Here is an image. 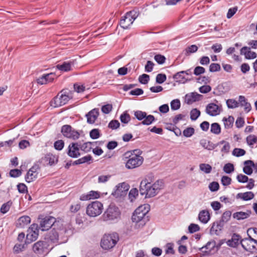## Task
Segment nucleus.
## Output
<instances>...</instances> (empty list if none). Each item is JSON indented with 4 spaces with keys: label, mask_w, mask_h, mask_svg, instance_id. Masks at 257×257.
I'll list each match as a JSON object with an SVG mask.
<instances>
[{
    "label": "nucleus",
    "mask_w": 257,
    "mask_h": 257,
    "mask_svg": "<svg viewBox=\"0 0 257 257\" xmlns=\"http://www.w3.org/2000/svg\"><path fill=\"white\" fill-rule=\"evenodd\" d=\"M119 118L122 123L127 124L131 120V116L130 114L125 111L120 115Z\"/></svg>",
    "instance_id": "42"
},
{
    "label": "nucleus",
    "mask_w": 257,
    "mask_h": 257,
    "mask_svg": "<svg viewBox=\"0 0 257 257\" xmlns=\"http://www.w3.org/2000/svg\"><path fill=\"white\" fill-rule=\"evenodd\" d=\"M37 169L36 167L33 166L29 170L25 177L27 183L34 181L37 178L38 172L37 171Z\"/></svg>",
    "instance_id": "17"
},
{
    "label": "nucleus",
    "mask_w": 257,
    "mask_h": 257,
    "mask_svg": "<svg viewBox=\"0 0 257 257\" xmlns=\"http://www.w3.org/2000/svg\"><path fill=\"white\" fill-rule=\"evenodd\" d=\"M103 209V204L98 201H95L87 206L86 214L90 217H96L102 213Z\"/></svg>",
    "instance_id": "6"
},
{
    "label": "nucleus",
    "mask_w": 257,
    "mask_h": 257,
    "mask_svg": "<svg viewBox=\"0 0 257 257\" xmlns=\"http://www.w3.org/2000/svg\"><path fill=\"white\" fill-rule=\"evenodd\" d=\"M71 63L70 62H64L62 64H58L56 66L57 68L61 71H68L70 70Z\"/></svg>",
    "instance_id": "35"
},
{
    "label": "nucleus",
    "mask_w": 257,
    "mask_h": 257,
    "mask_svg": "<svg viewBox=\"0 0 257 257\" xmlns=\"http://www.w3.org/2000/svg\"><path fill=\"white\" fill-rule=\"evenodd\" d=\"M221 182L222 185L226 186L231 184V179L227 176H223L221 178Z\"/></svg>",
    "instance_id": "63"
},
{
    "label": "nucleus",
    "mask_w": 257,
    "mask_h": 257,
    "mask_svg": "<svg viewBox=\"0 0 257 257\" xmlns=\"http://www.w3.org/2000/svg\"><path fill=\"white\" fill-rule=\"evenodd\" d=\"M31 221V218L29 216H22L18 219L17 226L18 227L24 228L30 223Z\"/></svg>",
    "instance_id": "22"
},
{
    "label": "nucleus",
    "mask_w": 257,
    "mask_h": 257,
    "mask_svg": "<svg viewBox=\"0 0 257 257\" xmlns=\"http://www.w3.org/2000/svg\"><path fill=\"white\" fill-rule=\"evenodd\" d=\"M154 63L151 61H148L145 67V71L147 72H151L154 68Z\"/></svg>",
    "instance_id": "64"
},
{
    "label": "nucleus",
    "mask_w": 257,
    "mask_h": 257,
    "mask_svg": "<svg viewBox=\"0 0 257 257\" xmlns=\"http://www.w3.org/2000/svg\"><path fill=\"white\" fill-rule=\"evenodd\" d=\"M203 96L196 92L188 93L185 95V102L188 104H191L193 102L200 100Z\"/></svg>",
    "instance_id": "16"
},
{
    "label": "nucleus",
    "mask_w": 257,
    "mask_h": 257,
    "mask_svg": "<svg viewBox=\"0 0 257 257\" xmlns=\"http://www.w3.org/2000/svg\"><path fill=\"white\" fill-rule=\"evenodd\" d=\"M216 246V242L214 240H211L208 241L206 244L201 248H200V250L202 251L203 252H205L209 254L210 252L214 250Z\"/></svg>",
    "instance_id": "29"
},
{
    "label": "nucleus",
    "mask_w": 257,
    "mask_h": 257,
    "mask_svg": "<svg viewBox=\"0 0 257 257\" xmlns=\"http://www.w3.org/2000/svg\"><path fill=\"white\" fill-rule=\"evenodd\" d=\"M38 225L36 223H33L31 225L27 230L26 242L27 243H30L31 242L35 241L38 238Z\"/></svg>",
    "instance_id": "10"
},
{
    "label": "nucleus",
    "mask_w": 257,
    "mask_h": 257,
    "mask_svg": "<svg viewBox=\"0 0 257 257\" xmlns=\"http://www.w3.org/2000/svg\"><path fill=\"white\" fill-rule=\"evenodd\" d=\"M226 103L228 108L233 109L236 108L239 105V101H237L234 99H228L226 100Z\"/></svg>",
    "instance_id": "36"
},
{
    "label": "nucleus",
    "mask_w": 257,
    "mask_h": 257,
    "mask_svg": "<svg viewBox=\"0 0 257 257\" xmlns=\"http://www.w3.org/2000/svg\"><path fill=\"white\" fill-rule=\"evenodd\" d=\"M45 239L53 243H56L59 239V231L56 227L51 228L50 231L47 234L45 237Z\"/></svg>",
    "instance_id": "15"
},
{
    "label": "nucleus",
    "mask_w": 257,
    "mask_h": 257,
    "mask_svg": "<svg viewBox=\"0 0 257 257\" xmlns=\"http://www.w3.org/2000/svg\"><path fill=\"white\" fill-rule=\"evenodd\" d=\"M12 202L11 201H9L6 203H4L2 205L1 208V213H2L3 214H5L7 212H8L9 211L10 208L11 206H12Z\"/></svg>",
    "instance_id": "40"
},
{
    "label": "nucleus",
    "mask_w": 257,
    "mask_h": 257,
    "mask_svg": "<svg viewBox=\"0 0 257 257\" xmlns=\"http://www.w3.org/2000/svg\"><path fill=\"white\" fill-rule=\"evenodd\" d=\"M234 170V165L231 163H227L223 167V171L227 174H230Z\"/></svg>",
    "instance_id": "47"
},
{
    "label": "nucleus",
    "mask_w": 257,
    "mask_h": 257,
    "mask_svg": "<svg viewBox=\"0 0 257 257\" xmlns=\"http://www.w3.org/2000/svg\"><path fill=\"white\" fill-rule=\"evenodd\" d=\"M155 121V117L153 115H146L142 123L144 125H149Z\"/></svg>",
    "instance_id": "39"
},
{
    "label": "nucleus",
    "mask_w": 257,
    "mask_h": 257,
    "mask_svg": "<svg viewBox=\"0 0 257 257\" xmlns=\"http://www.w3.org/2000/svg\"><path fill=\"white\" fill-rule=\"evenodd\" d=\"M166 74L160 73L156 76V81L158 84H162L166 80Z\"/></svg>",
    "instance_id": "54"
},
{
    "label": "nucleus",
    "mask_w": 257,
    "mask_h": 257,
    "mask_svg": "<svg viewBox=\"0 0 257 257\" xmlns=\"http://www.w3.org/2000/svg\"><path fill=\"white\" fill-rule=\"evenodd\" d=\"M150 209V205L148 204L140 205L134 211L132 216L133 222L136 223L135 228L143 227L148 220L146 216Z\"/></svg>",
    "instance_id": "3"
},
{
    "label": "nucleus",
    "mask_w": 257,
    "mask_h": 257,
    "mask_svg": "<svg viewBox=\"0 0 257 257\" xmlns=\"http://www.w3.org/2000/svg\"><path fill=\"white\" fill-rule=\"evenodd\" d=\"M120 126V123L117 120H112L110 121L108 125V127L112 130H115L118 128Z\"/></svg>",
    "instance_id": "58"
},
{
    "label": "nucleus",
    "mask_w": 257,
    "mask_h": 257,
    "mask_svg": "<svg viewBox=\"0 0 257 257\" xmlns=\"http://www.w3.org/2000/svg\"><path fill=\"white\" fill-rule=\"evenodd\" d=\"M154 59L159 64H163L165 62L166 58L163 55L157 54L155 56Z\"/></svg>",
    "instance_id": "62"
},
{
    "label": "nucleus",
    "mask_w": 257,
    "mask_h": 257,
    "mask_svg": "<svg viewBox=\"0 0 257 257\" xmlns=\"http://www.w3.org/2000/svg\"><path fill=\"white\" fill-rule=\"evenodd\" d=\"M221 70L220 65L218 63H211L209 66V71L215 72Z\"/></svg>",
    "instance_id": "59"
},
{
    "label": "nucleus",
    "mask_w": 257,
    "mask_h": 257,
    "mask_svg": "<svg viewBox=\"0 0 257 257\" xmlns=\"http://www.w3.org/2000/svg\"><path fill=\"white\" fill-rule=\"evenodd\" d=\"M99 115V109L94 108L86 114L87 122L89 124L94 123Z\"/></svg>",
    "instance_id": "18"
},
{
    "label": "nucleus",
    "mask_w": 257,
    "mask_h": 257,
    "mask_svg": "<svg viewBox=\"0 0 257 257\" xmlns=\"http://www.w3.org/2000/svg\"><path fill=\"white\" fill-rule=\"evenodd\" d=\"M134 21L133 20L130 18V16L125 14V16L122 17L120 21V26L124 29H127L129 27L133 24Z\"/></svg>",
    "instance_id": "19"
},
{
    "label": "nucleus",
    "mask_w": 257,
    "mask_h": 257,
    "mask_svg": "<svg viewBox=\"0 0 257 257\" xmlns=\"http://www.w3.org/2000/svg\"><path fill=\"white\" fill-rule=\"evenodd\" d=\"M45 159L50 166L55 165L58 162V157L52 154H48L45 156Z\"/></svg>",
    "instance_id": "31"
},
{
    "label": "nucleus",
    "mask_w": 257,
    "mask_h": 257,
    "mask_svg": "<svg viewBox=\"0 0 257 257\" xmlns=\"http://www.w3.org/2000/svg\"><path fill=\"white\" fill-rule=\"evenodd\" d=\"M254 197V193L251 191L244 193H239L236 195V198L242 199L243 201H249Z\"/></svg>",
    "instance_id": "27"
},
{
    "label": "nucleus",
    "mask_w": 257,
    "mask_h": 257,
    "mask_svg": "<svg viewBox=\"0 0 257 257\" xmlns=\"http://www.w3.org/2000/svg\"><path fill=\"white\" fill-rule=\"evenodd\" d=\"M200 230L199 226L195 223H191L188 226V230L190 233H193Z\"/></svg>",
    "instance_id": "57"
},
{
    "label": "nucleus",
    "mask_w": 257,
    "mask_h": 257,
    "mask_svg": "<svg viewBox=\"0 0 257 257\" xmlns=\"http://www.w3.org/2000/svg\"><path fill=\"white\" fill-rule=\"evenodd\" d=\"M55 218L54 217L49 216L43 218L40 223V229L42 231L48 230L49 228L56 227L57 224L55 223Z\"/></svg>",
    "instance_id": "13"
},
{
    "label": "nucleus",
    "mask_w": 257,
    "mask_h": 257,
    "mask_svg": "<svg viewBox=\"0 0 257 257\" xmlns=\"http://www.w3.org/2000/svg\"><path fill=\"white\" fill-rule=\"evenodd\" d=\"M119 209L113 205H110L104 212L102 217L104 221H117L120 218Z\"/></svg>",
    "instance_id": "4"
},
{
    "label": "nucleus",
    "mask_w": 257,
    "mask_h": 257,
    "mask_svg": "<svg viewBox=\"0 0 257 257\" xmlns=\"http://www.w3.org/2000/svg\"><path fill=\"white\" fill-rule=\"evenodd\" d=\"M222 120L224 122V127L229 129L232 127L234 118L232 116H229L228 118L224 117Z\"/></svg>",
    "instance_id": "32"
},
{
    "label": "nucleus",
    "mask_w": 257,
    "mask_h": 257,
    "mask_svg": "<svg viewBox=\"0 0 257 257\" xmlns=\"http://www.w3.org/2000/svg\"><path fill=\"white\" fill-rule=\"evenodd\" d=\"M138 190L137 188L132 189L128 194V197L131 202H133L138 195Z\"/></svg>",
    "instance_id": "53"
},
{
    "label": "nucleus",
    "mask_w": 257,
    "mask_h": 257,
    "mask_svg": "<svg viewBox=\"0 0 257 257\" xmlns=\"http://www.w3.org/2000/svg\"><path fill=\"white\" fill-rule=\"evenodd\" d=\"M142 154V151L139 149L125 152L124 157L127 159L125 163V167L128 169H133L141 166L144 160L141 156Z\"/></svg>",
    "instance_id": "2"
},
{
    "label": "nucleus",
    "mask_w": 257,
    "mask_h": 257,
    "mask_svg": "<svg viewBox=\"0 0 257 257\" xmlns=\"http://www.w3.org/2000/svg\"><path fill=\"white\" fill-rule=\"evenodd\" d=\"M231 215V212L230 211H226L222 214L220 220L223 223H226L230 220Z\"/></svg>",
    "instance_id": "45"
},
{
    "label": "nucleus",
    "mask_w": 257,
    "mask_h": 257,
    "mask_svg": "<svg viewBox=\"0 0 257 257\" xmlns=\"http://www.w3.org/2000/svg\"><path fill=\"white\" fill-rule=\"evenodd\" d=\"M116 187L114 193L117 196L123 195L129 189V186L125 183L119 184Z\"/></svg>",
    "instance_id": "21"
},
{
    "label": "nucleus",
    "mask_w": 257,
    "mask_h": 257,
    "mask_svg": "<svg viewBox=\"0 0 257 257\" xmlns=\"http://www.w3.org/2000/svg\"><path fill=\"white\" fill-rule=\"evenodd\" d=\"M173 78L177 82L182 84H184L191 80L190 79L186 78L184 76V72L182 71L174 74Z\"/></svg>",
    "instance_id": "25"
},
{
    "label": "nucleus",
    "mask_w": 257,
    "mask_h": 257,
    "mask_svg": "<svg viewBox=\"0 0 257 257\" xmlns=\"http://www.w3.org/2000/svg\"><path fill=\"white\" fill-rule=\"evenodd\" d=\"M221 145H223V147L221 149V152L224 153H228L229 152L230 147L229 143L225 141H221L216 144V147Z\"/></svg>",
    "instance_id": "34"
},
{
    "label": "nucleus",
    "mask_w": 257,
    "mask_h": 257,
    "mask_svg": "<svg viewBox=\"0 0 257 257\" xmlns=\"http://www.w3.org/2000/svg\"><path fill=\"white\" fill-rule=\"evenodd\" d=\"M174 244L172 243H168L166 245L165 252L166 254H173L175 253V250L173 248Z\"/></svg>",
    "instance_id": "61"
},
{
    "label": "nucleus",
    "mask_w": 257,
    "mask_h": 257,
    "mask_svg": "<svg viewBox=\"0 0 257 257\" xmlns=\"http://www.w3.org/2000/svg\"><path fill=\"white\" fill-rule=\"evenodd\" d=\"M70 97L66 94H61L55 97L51 101V106L54 107H59L66 104L70 100Z\"/></svg>",
    "instance_id": "14"
},
{
    "label": "nucleus",
    "mask_w": 257,
    "mask_h": 257,
    "mask_svg": "<svg viewBox=\"0 0 257 257\" xmlns=\"http://www.w3.org/2000/svg\"><path fill=\"white\" fill-rule=\"evenodd\" d=\"M238 101L240 106L244 107V111L246 112H248L251 110V105L247 101L246 99L244 96H239Z\"/></svg>",
    "instance_id": "26"
},
{
    "label": "nucleus",
    "mask_w": 257,
    "mask_h": 257,
    "mask_svg": "<svg viewBox=\"0 0 257 257\" xmlns=\"http://www.w3.org/2000/svg\"><path fill=\"white\" fill-rule=\"evenodd\" d=\"M251 213L249 210H247L246 212H236L233 214V217L237 220H243L249 217Z\"/></svg>",
    "instance_id": "28"
},
{
    "label": "nucleus",
    "mask_w": 257,
    "mask_h": 257,
    "mask_svg": "<svg viewBox=\"0 0 257 257\" xmlns=\"http://www.w3.org/2000/svg\"><path fill=\"white\" fill-rule=\"evenodd\" d=\"M64 142L62 140H58L54 143V147L57 151H61L64 147Z\"/></svg>",
    "instance_id": "50"
},
{
    "label": "nucleus",
    "mask_w": 257,
    "mask_h": 257,
    "mask_svg": "<svg viewBox=\"0 0 257 257\" xmlns=\"http://www.w3.org/2000/svg\"><path fill=\"white\" fill-rule=\"evenodd\" d=\"M90 137L92 139H97L100 136L99 130L97 128L92 129L89 133Z\"/></svg>",
    "instance_id": "52"
},
{
    "label": "nucleus",
    "mask_w": 257,
    "mask_h": 257,
    "mask_svg": "<svg viewBox=\"0 0 257 257\" xmlns=\"http://www.w3.org/2000/svg\"><path fill=\"white\" fill-rule=\"evenodd\" d=\"M134 115L139 120H144V118L146 117L147 113L141 110H137L135 112Z\"/></svg>",
    "instance_id": "55"
},
{
    "label": "nucleus",
    "mask_w": 257,
    "mask_h": 257,
    "mask_svg": "<svg viewBox=\"0 0 257 257\" xmlns=\"http://www.w3.org/2000/svg\"><path fill=\"white\" fill-rule=\"evenodd\" d=\"M210 219L209 212L208 210H201L198 214V219L203 224L207 223Z\"/></svg>",
    "instance_id": "24"
},
{
    "label": "nucleus",
    "mask_w": 257,
    "mask_h": 257,
    "mask_svg": "<svg viewBox=\"0 0 257 257\" xmlns=\"http://www.w3.org/2000/svg\"><path fill=\"white\" fill-rule=\"evenodd\" d=\"M240 244L247 251L253 253L257 251V240L254 239H251L250 241L246 238H243L240 240Z\"/></svg>",
    "instance_id": "12"
},
{
    "label": "nucleus",
    "mask_w": 257,
    "mask_h": 257,
    "mask_svg": "<svg viewBox=\"0 0 257 257\" xmlns=\"http://www.w3.org/2000/svg\"><path fill=\"white\" fill-rule=\"evenodd\" d=\"M130 16V18L134 21L139 16L140 13L138 10H133L126 13Z\"/></svg>",
    "instance_id": "56"
},
{
    "label": "nucleus",
    "mask_w": 257,
    "mask_h": 257,
    "mask_svg": "<svg viewBox=\"0 0 257 257\" xmlns=\"http://www.w3.org/2000/svg\"><path fill=\"white\" fill-rule=\"evenodd\" d=\"M200 115V111L197 108H193L190 111V118L192 120H196Z\"/></svg>",
    "instance_id": "43"
},
{
    "label": "nucleus",
    "mask_w": 257,
    "mask_h": 257,
    "mask_svg": "<svg viewBox=\"0 0 257 257\" xmlns=\"http://www.w3.org/2000/svg\"><path fill=\"white\" fill-rule=\"evenodd\" d=\"M150 80V76L146 74H143L140 75L139 77V81L140 83L143 84H146Z\"/></svg>",
    "instance_id": "51"
},
{
    "label": "nucleus",
    "mask_w": 257,
    "mask_h": 257,
    "mask_svg": "<svg viewBox=\"0 0 257 257\" xmlns=\"http://www.w3.org/2000/svg\"><path fill=\"white\" fill-rule=\"evenodd\" d=\"M244 165L243 173L247 175H250L252 173V168H254V162L251 160H246L244 162Z\"/></svg>",
    "instance_id": "23"
},
{
    "label": "nucleus",
    "mask_w": 257,
    "mask_h": 257,
    "mask_svg": "<svg viewBox=\"0 0 257 257\" xmlns=\"http://www.w3.org/2000/svg\"><path fill=\"white\" fill-rule=\"evenodd\" d=\"M210 132L215 135H219L221 132L220 125L216 122L212 123L211 124Z\"/></svg>",
    "instance_id": "37"
},
{
    "label": "nucleus",
    "mask_w": 257,
    "mask_h": 257,
    "mask_svg": "<svg viewBox=\"0 0 257 257\" xmlns=\"http://www.w3.org/2000/svg\"><path fill=\"white\" fill-rule=\"evenodd\" d=\"M195 130L193 127H188L183 131V134L184 137L190 138L193 136Z\"/></svg>",
    "instance_id": "46"
},
{
    "label": "nucleus",
    "mask_w": 257,
    "mask_h": 257,
    "mask_svg": "<svg viewBox=\"0 0 257 257\" xmlns=\"http://www.w3.org/2000/svg\"><path fill=\"white\" fill-rule=\"evenodd\" d=\"M247 145L251 148H253L254 145L257 146V137L253 135H250L246 138Z\"/></svg>",
    "instance_id": "33"
},
{
    "label": "nucleus",
    "mask_w": 257,
    "mask_h": 257,
    "mask_svg": "<svg viewBox=\"0 0 257 257\" xmlns=\"http://www.w3.org/2000/svg\"><path fill=\"white\" fill-rule=\"evenodd\" d=\"M171 108L173 110H176L180 108L181 106L180 101L179 99H174L170 103Z\"/></svg>",
    "instance_id": "49"
},
{
    "label": "nucleus",
    "mask_w": 257,
    "mask_h": 257,
    "mask_svg": "<svg viewBox=\"0 0 257 257\" xmlns=\"http://www.w3.org/2000/svg\"><path fill=\"white\" fill-rule=\"evenodd\" d=\"M49 244L45 240H39L35 243L32 246L34 252L38 255L47 253L49 251Z\"/></svg>",
    "instance_id": "9"
},
{
    "label": "nucleus",
    "mask_w": 257,
    "mask_h": 257,
    "mask_svg": "<svg viewBox=\"0 0 257 257\" xmlns=\"http://www.w3.org/2000/svg\"><path fill=\"white\" fill-rule=\"evenodd\" d=\"M61 133L64 137L73 140L78 139L80 135L78 131L69 124L63 125L61 127Z\"/></svg>",
    "instance_id": "7"
},
{
    "label": "nucleus",
    "mask_w": 257,
    "mask_h": 257,
    "mask_svg": "<svg viewBox=\"0 0 257 257\" xmlns=\"http://www.w3.org/2000/svg\"><path fill=\"white\" fill-rule=\"evenodd\" d=\"M198 47L196 45H192L188 47L185 50V54L187 56L191 53L196 52L198 50Z\"/></svg>",
    "instance_id": "44"
},
{
    "label": "nucleus",
    "mask_w": 257,
    "mask_h": 257,
    "mask_svg": "<svg viewBox=\"0 0 257 257\" xmlns=\"http://www.w3.org/2000/svg\"><path fill=\"white\" fill-rule=\"evenodd\" d=\"M224 225V223H223L220 220L214 222L210 229V232L212 234L218 235L222 229Z\"/></svg>",
    "instance_id": "20"
},
{
    "label": "nucleus",
    "mask_w": 257,
    "mask_h": 257,
    "mask_svg": "<svg viewBox=\"0 0 257 257\" xmlns=\"http://www.w3.org/2000/svg\"><path fill=\"white\" fill-rule=\"evenodd\" d=\"M232 155L237 157H241L245 155L244 150L240 148H235L232 151Z\"/></svg>",
    "instance_id": "48"
},
{
    "label": "nucleus",
    "mask_w": 257,
    "mask_h": 257,
    "mask_svg": "<svg viewBox=\"0 0 257 257\" xmlns=\"http://www.w3.org/2000/svg\"><path fill=\"white\" fill-rule=\"evenodd\" d=\"M80 150V143L73 142L69 145L66 150V153L71 158H77L81 155Z\"/></svg>",
    "instance_id": "11"
},
{
    "label": "nucleus",
    "mask_w": 257,
    "mask_h": 257,
    "mask_svg": "<svg viewBox=\"0 0 257 257\" xmlns=\"http://www.w3.org/2000/svg\"><path fill=\"white\" fill-rule=\"evenodd\" d=\"M248 177L244 175H243L242 174H239L237 175L236 176V180L239 183H244L247 182L248 181Z\"/></svg>",
    "instance_id": "60"
},
{
    "label": "nucleus",
    "mask_w": 257,
    "mask_h": 257,
    "mask_svg": "<svg viewBox=\"0 0 257 257\" xmlns=\"http://www.w3.org/2000/svg\"><path fill=\"white\" fill-rule=\"evenodd\" d=\"M91 146L92 143L91 142H86L83 144L80 143V149L85 153H88L91 150Z\"/></svg>",
    "instance_id": "38"
},
{
    "label": "nucleus",
    "mask_w": 257,
    "mask_h": 257,
    "mask_svg": "<svg viewBox=\"0 0 257 257\" xmlns=\"http://www.w3.org/2000/svg\"><path fill=\"white\" fill-rule=\"evenodd\" d=\"M163 186V182L162 181L157 180L154 184H152V179L148 177L141 181L140 192L141 195H145V198L153 197L162 189Z\"/></svg>",
    "instance_id": "1"
},
{
    "label": "nucleus",
    "mask_w": 257,
    "mask_h": 257,
    "mask_svg": "<svg viewBox=\"0 0 257 257\" xmlns=\"http://www.w3.org/2000/svg\"><path fill=\"white\" fill-rule=\"evenodd\" d=\"M199 168L200 170L206 174L210 173L212 170V167L210 165L204 163L200 164Z\"/></svg>",
    "instance_id": "41"
},
{
    "label": "nucleus",
    "mask_w": 257,
    "mask_h": 257,
    "mask_svg": "<svg viewBox=\"0 0 257 257\" xmlns=\"http://www.w3.org/2000/svg\"><path fill=\"white\" fill-rule=\"evenodd\" d=\"M213 103L208 104L205 108L206 113L210 116H215L222 111V105L218 103V101L215 99Z\"/></svg>",
    "instance_id": "8"
},
{
    "label": "nucleus",
    "mask_w": 257,
    "mask_h": 257,
    "mask_svg": "<svg viewBox=\"0 0 257 257\" xmlns=\"http://www.w3.org/2000/svg\"><path fill=\"white\" fill-rule=\"evenodd\" d=\"M200 145L205 149L208 150H213L216 148V144H213L209 141L206 139H202L200 141Z\"/></svg>",
    "instance_id": "30"
},
{
    "label": "nucleus",
    "mask_w": 257,
    "mask_h": 257,
    "mask_svg": "<svg viewBox=\"0 0 257 257\" xmlns=\"http://www.w3.org/2000/svg\"><path fill=\"white\" fill-rule=\"evenodd\" d=\"M118 235L117 233L105 234L101 241V246L104 249H109L112 248L118 240Z\"/></svg>",
    "instance_id": "5"
}]
</instances>
